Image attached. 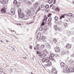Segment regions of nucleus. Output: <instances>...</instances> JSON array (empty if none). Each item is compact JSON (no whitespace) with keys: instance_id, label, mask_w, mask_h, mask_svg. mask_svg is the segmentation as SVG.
I'll return each instance as SVG.
<instances>
[{"instance_id":"obj_1","label":"nucleus","mask_w":74,"mask_h":74,"mask_svg":"<svg viewBox=\"0 0 74 74\" xmlns=\"http://www.w3.org/2000/svg\"><path fill=\"white\" fill-rule=\"evenodd\" d=\"M37 54H38V56L39 58H42L44 57L45 56V54L43 53H42L41 51H37Z\"/></svg>"},{"instance_id":"obj_2","label":"nucleus","mask_w":74,"mask_h":74,"mask_svg":"<svg viewBox=\"0 0 74 74\" xmlns=\"http://www.w3.org/2000/svg\"><path fill=\"white\" fill-rule=\"evenodd\" d=\"M15 12V8H12L9 11V14L10 15H14Z\"/></svg>"},{"instance_id":"obj_3","label":"nucleus","mask_w":74,"mask_h":74,"mask_svg":"<svg viewBox=\"0 0 74 74\" xmlns=\"http://www.w3.org/2000/svg\"><path fill=\"white\" fill-rule=\"evenodd\" d=\"M37 49H43L45 47V46L44 44L42 45L41 46L40 45H37L36 46Z\"/></svg>"},{"instance_id":"obj_4","label":"nucleus","mask_w":74,"mask_h":74,"mask_svg":"<svg viewBox=\"0 0 74 74\" xmlns=\"http://www.w3.org/2000/svg\"><path fill=\"white\" fill-rule=\"evenodd\" d=\"M52 63H51V62H49L45 63L44 64V65L45 66L49 67L50 66H52Z\"/></svg>"},{"instance_id":"obj_5","label":"nucleus","mask_w":74,"mask_h":74,"mask_svg":"<svg viewBox=\"0 0 74 74\" xmlns=\"http://www.w3.org/2000/svg\"><path fill=\"white\" fill-rule=\"evenodd\" d=\"M31 11H30V13L31 15H33L34 14V8H32L30 9Z\"/></svg>"},{"instance_id":"obj_6","label":"nucleus","mask_w":74,"mask_h":74,"mask_svg":"<svg viewBox=\"0 0 74 74\" xmlns=\"http://www.w3.org/2000/svg\"><path fill=\"white\" fill-rule=\"evenodd\" d=\"M54 49L56 52H60V48L58 47H56Z\"/></svg>"},{"instance_id":"obj_7","label":"nucleus","mask_w":74,"mask_h":74,"mask_svg":"<svg viewBox=\"0 0 74 74\" xmlns=\"http://www.w3.org/2000/svg\"><path fill=\"white\" fill-rule=\"evenodd\" d=\"M60 64L61 67L62 69H64V68H65V66H66V65L64 63V62H61L60 63Z\"/></svg>"},{"instance_id":"obj_8","label":"nucleus","mask_w":74,"mask_h":74,"mask_svg":"<svg viewBox=\"0 0 74 74\" xmlns=\"http://www.w3.org/2000/svg\"><path fill=\"white\" fill-rule=\"evenodd\" d=\"M22 1L26 3L28 5H30L32 4V2L29 1H26V0H22Z\"/></svg>"},{"instance_id":"obj_9","label":"nucleus","mask_w":74,"mask_h":74,"mask_svg":"<svg viewBox=\"0 0 74 74\" xmlns=\"http://www.w3.org/2000/svg\"><path fill=\"white\" fill-rule=\"evenodd\" d=\"M1 12L2 13H5L6 12V8H4L1 10Z\"/></svg>"},{"instance_id":"obj_10","label":"nucleus","mask_w":74,"mask_h":74,"mask_svg":"<svg viewBox=\"0 0 74 74\" xmlns=\"http://www.w3.org/2000/svg\"><path fill=\"white\" fill-rule=\"evenodd\" d=\"M38 3L37 2H36L35 3H34L33 7L34 8H37V7H38Z\"/></svg>"},{"instance_id":"obj_11","label":"nucleus","mask_w":74,"mask_h":74,"mask_svg":"<svg viewBox=\"0 0 74 74\" xmlns=\"http://www.w3.org/2000/svg\"><path fill=\"white\" fill-rule=\"evenodd\" d=\"M71 47V45L69 44H67L66 46V48L67 49H70Z\"/></svg>"},{"instance_id":"obj_12","label":"nucleus","mask_w":74,"mask_h":74,"mask_svg":"<svg viewBox=\"0 0 74 74\" xmlns=\"http://www.w3.org/2000/svg\"><path fill=\"white\" fill-rule=\"evenodd\" d=\"M52 71L53 74H56L57 73V71L55 69H52Z\"/></svg>"},{"instance_id":"obj_13","label":"nucleus","mask_w":74,"mask_h":74,"mask_svg":"<svg viewBox=\"0 0 74 74\" xmlns=\"http://www.w3.org/2000/svg\"><path fill=\"white\" fill-rule=\"evenodd\" d=\"M46 47L47 49H50V48H51V46L49 43H47L46 44Z\"/></svg>"},{"instance_id":"obj_14","label":"nucleus","mask_w":74,"mask_h":74,"mask_svg":"<svg viewBox=\"0 0 74 74\" xmlns=\"http://www.w3.org/2000/svg\"><path fill=\"white\" fill-rule=\"evenodd\" d=\"M47 19V18H46V21H45V18H44L43 20L42 21V26H43L44 25V24H45V23L47 22L46 21Z\"/></svg>"},{"instance_id":"obj_15","label":"nucleus","mask_w":74,"mask_h":74,"mask_svg":"<svg viewBox=\"0 0 74 74\" xmlns=\"http://www.w3.org/2000/svg\"><path fill=\"white\" fill-rule=\"evenodd\" d=\"M28 16L27 15H25L24 16L23 18V21H26V19H28Z\"/></svg>"},{"instance_id":"obj_16","label":"nucleus","mask_w":74,"mask_h":74,"mask_svg":"<svg viewBox=\"0 0 74 74\" xmlns=\"http://www.w3.org/2000/svg\"><path fill=\"white\" fill-rule=\"evenodd\" d=\"M18 14V16H19L20 18H23V16H24L23 14L21 13L20 14Z\"/></svg>"},{"instance_id":"obj_17","label":"nucleus","mask_w":74,"mask_h":74,"mask_svg":"<svg viewBox=\"0 0 74 74\" xmlns=\"http://www.w3.org/2000/svg\"><path fill=\"white\" fill-rule=\"evenodd\" d=\"M0 2L2 4H5V3H6V2L4 0H0Z\"/></svg>"},{"instance_id":"obj_18","label":"nucleus","mask_w":74,"mask_h":74,"mask_svg":"<svg viewBox=\"0 0 74 74\" xmlns=\"http://www.w3.org/2000/svg\"><path fill=\"white\" fill-rule=\"evenodd\" d=\"M46 63H48V62H49V60H50V59L49 58L47 57L46 59Z\"/></svg>"},{"instance_id":"obj_19","label":"nucleus","mask_w":74,"mask_h":74,"mask_svg":"<svg viewBox=\"0 0 74 74\" xmlns=\"http://www.w3.org/2000/svg\"><path fill=\"white\" fill-rule=\"evenodd\" d=\"M25 12H26V14H30V11H29V9H27L25 11Z\"/></svg>"},{"instance_id":"obj_20","label":"nucleus","mask_w":74,"mask_h":74,"mask_svg":"<svg viewBox=\"0 0 74 74\" xmlns=\"http://www.w3.org/2000/svg\"><path fill=\"white\" fill-rule=\"evenodd\" d=\"M54 28L55 30H58V26L56 25H54Z\"/></svg>"},{"instance_id":"obj_21","label":"nucleus","mask_w":74,"mask_h":74,"mask_svg":"<svg viewBox=\"0 0 74 74\" xmlns=\"http://www.w3.org/2000/svg\"><path fill=\"white\" fill-rule=\"evenodd\" d=\"M71 33V32L70 31H67L66 32V34L68 36H69L70 35V34Z\"/></svg>"},{"instance_id":"obj_22","label":"nucleus","mask_w":74,"mask_h":74,"mask_svg":"<svg viewBox=\"0 0 74 74\" xmlns=\"http://www.w3.org/2000/svg\"><path fill=\"white\" fill-rule=\"evenodd\" d=\"M13 4L15 5H16V4H18V3L17 2V1H16V0H15L14 1Z\"/></svg>"},{"instance_id":"obj_23","label":"nucleus","mask_w":74,"mask_h":74,"mask_svg":"<svg viewBox=\"0 0 74 74\" xmlns=\"http://www.w3.org/2000/svg\"><path fill=\"white\" fill-rule=\"evenodd\" d=\"M45 8L46 9H48L49 8V5H46L45 6Z\"/></svg>"},{"instance_id":"obj_24","label":"nucleus","mask_w":74,"mask_h":74,"mask_svg":"<svg viewBox=\"0 0 74 74\" xmlns=\"http://www.w3.org/2000/svg\"><path fill=\"white\" fill-rule=\"evenodd\" d=\"M73 15L72 13H69L67 14V16H71Z\"/></svg>"},{"instance_id":"obj_25","label":"nucleus","mask_w":74,"mask_h":74,"mask_svg":"<svg viewBox=\"0 0 74 74\" xmlns=\"http://www.w3.org/2000/svg\"><path fill=\"white\" fill-rule=\"evenodd\" d=\"M48 2L49 4H52L53 3V0H49Z\"/></svg>"},{"instance_id":"obj_26","label":"nucleus","mask_w":74,"mask_h":74,"mask_svg":"<svg viewBox=\"0 0 74 74\" xmlns=\"http://www.w3.org/2000/svg\"><path fill=\"white\" fill-rule=\"evenodd\" d=\"M45 36H43L41 38V40H42V41L44 40L45 39Z\"/></svg>"},{"instance_id":"obj_27","label":"nucleus","mask_w":74,"mask_h":74,"mask_svg":"<svg viewBox=\"0 0 74 74\" xmlns=\"http://www.w3.org/2000/svg\"><path fill=\"white\" fill-rule=\"evenodd\" d=\"M21 11H22V9H19L18 11V14L22 13H21Z\"/></svg>"},{"instance_id":"obj_28","label":"nucleus","mask_w":74,"mask_h":74,"mask_svg":"<svg viewBox=\"0 0 74 74\" xmlns=\"http://www.w3.org/2000/svg\"><path fill=\"white\" fill-rule=\"evenodd\" d=\"M53 42H54V43H55V44L56 43V42H57V40H56V39L55 38L53 39Z\"/></svg>"},{"instance_id":"obj_29","label":"nucleus","mask_w":74,"mask_h":74,"mask_svg":"<svg viewBox=\"0 0 74 74\" xmlns=\"http://www.w3.org/2000/svg\"><path fill=\"white\" fill-rule=\"evenodd\" d=\"M64 26H65V27H67L68 26L67 25V24L66 23H64Z\"/></svg>"},{"instance_id":"obj_30","label":"nucleus","mask_w":74,"mask_h":74,"mask_svg":"<svg viewBox=\"0 0 74 74\" xmlns=\"http://www.w3.org/2000/svg\"><path fill=\"white\" fill-rule=\"evenodd\" d=\"M58 19L59 18L57 16H56L54 18V20H55V21H58Z\"/></svg>"},{"instance_id":"obj_31","label":"nucleus","mask_w":74,"mask_h":74,"mask_svg":"<svg viewBox=\"0 0 74 74\" xmlns=\"http://www.w3.org/2000/svg\"><path fill=\"white\" fill-rule=\"evenodd\" d=\"M42 62H45L46 61V59L45 58H43L42 59Z\"/></svg>"},{"instance_id":"obj_32","label":"nucleus","mask_w":74,"mask_h":74,"mask_svg":"<svg viewBox=\"0 0 74 74\" xmlns=\"http://www.w3.org/2000/svg\"><path fill=\"white\" fill-rule=\"evenodd\" d=\"M47 23L48 24V26H50V25H51V21H48V20L47 21Z\"/></svg>"},{"instance_id":"obj_33","label":"nucleus","mask_w":74,"mask_h":74,"mask_svg":"<svg viewBox=\"0 0 74 74\" xmlns=\"http://www.w3.org/2000/svg\"><path fill=\"white\" fill-rule=\"evenodd\" d=\"M42 29H43V27L41 26L39 28V31H42Z\"/></svg>"},{"instance_id":"obj_34","label":"nucleus","mask_w":74,"mask_h":74,"mask_svg":"<svg viewBox=\"0 0 74 74\" xmlns=\"http://www.w3.org/2000/svg\"><path fill=\"white\" fill-rule=\"evenodd\" d=\"M2 38H5V34H2Z\"/></svg>"},{"instance_id":"obj_35","label":"nucleus","mask_w":74,"mask_h":74,"mask_svg":"<svg viewBox=\"0 0 74 74\" xmlns=\"http://www.w3.org/2000/svg\"><path fill=\"white\" fill-rule=\"evenodd\" d=\"M37 37H41V34H40V33H39L37 35Z\"/></svg>"},{"instance_id":"obj_36","label":"nucleus","mask_w":74,"mask_h":74,"mask_svg":"<svg viewBox=\"0 0 74 74\" xmlns=\"http://www.w3.org/2000/svg\"><path fill=\"white\" fill-rule=\"evenodd\" d=\"M64 15H62L60 17V19H62V18H64Z\"/></svg>"},{"instance_id":"obj_37","label":"nucleus","mask_w":74,"mask_h":74,"mask_svg":"<svg viewBox=\"0 0 74 74\" xmlns=\"http://www.w3.org/2000/svg\"><path fill=\"white\" fill-rule=\"evenodd\" d=\"M40 8H42V9H44V6L43 5H41L40 6Z\"/></svg>"},{"instance_id":"obj_38","label":"nucleus","mask_w":74,"mask_h":74,"mask_svg":"<svg viewBox=\"0 0 74 74\" xmlns=\"http://www.w3.org/2000/svg\"><path fill=\"white\" fill-rule=\"evenodd\" d=\"M50 56H51V57H53L54 56V54L53 53L51 54Z\"/></svg>"},{"instance_id":"obj_39","label":"nucleus","mask_w":74,"mask_h":74,"mask_svg":"<svg viewBox=\"0 0 74 74\" xmlns=\"http://www.w3.org/2000/svg\"><path fill=\"white\" fill-rule=\"evenodd\" d=\"M58 30L59 32H60V31H62V29L61 28H59Z\"/></svg>"},{"instance_id":"obj_40","label":"nucleus","mask_w":74,"mask_h":74,"mask_svg":"<svg viewBox=\"0 0 74 74\" xmlns=\"http://www.w3.org/2000/svg\"><path fill=\"white\" fill-rule=\"evenodd\" d=\"M10 49H11V50H15V48L12 47H11V48H10Z\"/></svg>"},{"instance_id":"obj_41","label":"nucleus","mask_w":74,"mask_h":74,"mask_svg":"<svg viewBox=\"0 0 74 74\" xmlns=\"http://www.w3.org/2000/svg\"><path fill=\"white\" fill-rule=\"evenodd\" d=\"M56 10H57V11H59L60 10L58 9V8H57L56 9H55Z\"/></svg>"},{"instance_id":"obj_42","label":"nucleus","mask_w":74,"mask_h":74,"mask_svg":"<svg viewBox=\"0 0 74 74\" xmlns=\"http://www.w3.org/2000/svg\"><path fill=\"white\" fill-rule=\"evenodd\" d=\"M48 21H50V22L51 21H52V18H49V19H48Z\"/></svg>"},{"instance_id":"obj_43","label":"nucleus","mask_w":74,"mask_h":74,"mask_svg":"<svg viewBox=\"0 0 74 74\" xmlns=\"http://www.w3.org/2000/svg\"><path fill=\"white\" fill-rule=\"evenodd\" d=\"M40 37L39 36H37V39L38 40H40Z\"/></svg>"},{"instance_id":"obj_44","label":"nucleus","mask_w":74,"mask_h":74,"mask_svg":"<svg viewBox=\"0 0 74 74\" xmlns=\"http://www.w3.org/2000/svg\"><path fill=\"white\" fill-rule=\"evenodd\" d=\"M30 48L31 49H32L33 47L32 46H29Z\"/></svg>"},{"instance_id":"obj_45","label":"nucleus","mask_w":74,"mask_h":74,"mask_svg":"<svg viewBox=\"0 0 74 74\" xmlns=\"http://www.w3.org/2000/svg\"><path fill=\"white\" fill-rule=\"evenodd\" d=\"M23 58L24 59H26V57L25 56H24V57H23Z\"/></svg>"},{"instance_id":"obj_46","label":"nucleus","mask_w":74,"mask_h":74,"mask_svg":"<svg viewBox=\"0 0 74 74\" xmlns=\"http://www.w3.org/2000/svg\"><path fill=\"white\" fill-rule=\"evenodd\" d=\"M16 5L17 7H19V5H18L17 4H16Z\"/></svg>"},{"instance_id":"obj_47","label":"nucleus","mask_w":74,"mask_h":74,"mask_svg":"<svg viewBox=\"0 0 74 74\" xmlns=\"http://www.w3.org/2000/svg\"><path fill=\"white\" fill-rule=\"evenodd\" d=\"M49 57V58L50 59V60H53L52 58L50 57V56Z\"/></svg>"},{"instance_id":"obj_48","label":"nucleus","mask_w":74,"mask_h":74,"mask_svg":"<svg viewBox=\"0 0 74 74\" xmlns=\"http://www.w3.org/2000/svg\"><path fill=\"white\" fill-rule=\"evenodd\" d=\"M48 15H49V16H51V15H52V14L50 13L48 14Z\"/></svg>"},{"instance_id":"obj_49","label":"nucleus","mask_w":74,"mask_h":74,"mask_svg":"<svg viewBox=\"0 0 74 74\" xmlns=\"http://www.w3.org/2000/svg\"><path fill=\"white\" fill-rule=\"evenodd\" d=\"M72 40H73V41H74V37L72 38Z\"/></svg>"},{"instance_id":"obj_50","label":"nucleus","mask_w":74,"mask_h":74,"mask_svg":"<svg viewBox=\"0 0 74 74\" xmlns=\"http://www.w3.org/2000/svg\"><path fill=\"white\" fill-rule=\"evenodd\" d=\"M0 70H1V71H2V73H3V72H4V71H3V70H2V69H1V68H0Z\"/></svg>"},{"instance_id":"obj_51","label":"nucleus","mask_w":74,"mask_h":74,"mask_svg":"<svg viewBox=\"0 0 74 74\" xmlns=\"http://www.w3.org/2000/svg\"><path fill=\"white\" fill-rule=\"evenodd\" d=\"M72 34H73V35H74V31H73L72 33Z\"/></svg>"},{"instance_id":"obj_52","label":"nucleus","mask_w":74,"mask_h":74,"mask_svg":"<svg viewBox=\"0 0 74 74\" xmlns=\"http://www.w3.org/2000/svg\"><path fill=\"white\" fill-rule=\"evenodd\" d=\"M43 52H47V50L45 49V50H43Z\"/></svg>"},{"instance_id":"obj_53","label":"nucleus","mask_w":74,"mask_h":74,"mask_svg":"<svg viewBox=\"0 0 74 74\" xmlns=\"http://www.w3.org/2000/svg\"><path fill=\"white\" fill-rule=\"evenodd\" d=\"M52 8H55V6H53V7H52Z\"/></svg>"},{"instance_id":"obj_54","label":"nucleus","mask_w":74,"mask_h":74,"mask_svg":"<svg viewBox=\"0 0 74 74\" xmlns=\"http://www.w3.org/2000/svg\"><path fill=\"white\" fill-rule=\"evenodd\" d=\"M9 71H10V72H11L12 71V70H11V69H10L9 70Z\"/></svg>"},{"instance_id":"obj_55","label":"nucleus","mask_w":74,"mask_h":74,"mask_svg":"<svg viewBox=\"0 0 74 74\" xmlns=\"http://www.w3.org/2000/svg\"><path fill=\"white\" fill-rule=\"evenodd\" d=\"M17 25H21V24H17Z\"/></svg>"},{"instance_id":"obj_56","label":"nucleus","mask_w":74,"mask_h":74,"mask_svg":"<svg viewBox=\"0 0 74 74\" xmlns=\"http://www.w3.org/2000/svg\"><path fill=\"white\" fill-rule=\"evenodd\" d=\"M56 0H54V3H56Z\"/></svg>"},{"instance_id":"obj_57","label":"nucleus","mask_w":74,"mask_h":74,"mask_svg":"<svg viewBox=\"0 0 74 74\" xmlns=\"http://www.w3.org/2000/svg\"><path fill=\"white\" fill-rule=\"evenodd\" d=\"M58 56V54H56V56Z\"/></svg>"},{"instance_id":"obj_58","label":"nucleus","mask_w":74,"mask_h":74,"mask_svg":"<svg viewBox=\"0 0 74 74\" xmlns=\"http://www.w3.org/2000/svg\"><path fill=\"white\" fill-rule=\"evenodd\" d=\"M1 42H3V41L2 40H1Z\"/></svg>"},{"instance_id":"obj_59","label":"nucleus","mask_w":74,"mask_h":74,"mask_svg":"<svg viewBox=\"0 0 74 74\" xmlns=\"http://www.w3.org/2000/svg\"><path fill=\"white\" fill-rule=\"evenodd\" d=\"M66 52H67L69 54V51H66Z\"/></svg>"},{"instance_id":"obj_60","label":"nucleus","mask_w":74,"mask_h":74,"mask_svg":"<svg viewBox=\"0 0 74 74\" xmlns=\"http://www.w3.org/2000/svg\"><path fill=\"white\" fill-rule=\"evenodd\" d=\"M34 49L35 50H36V47H34Z\"/></svg>"},{"instance_id":"obj_61","label":"nucleus","mask_w":74,"mask_h":74,"mask_svg":"<svg viewBox=\"0 0 74 74\" xmlns=\"http://www.w3.org/2000/svg\"><path fill=\"white\" fill-rule=\"evenodd\" d=\"M15 38H18L17 37H16V36H15Z\"/></svg>"},{"instance_id":"obj_62","label":"nucleus","mask_w":74,"mask_h":74,"mask_svg":"<svg viewBox=\"0 0 74 74\" xmlns=\"http://www.w3.org/2000/svg\"><path fill=\"white\" fill-rule=\"evenodd\" d=\"M52 5H53V4H52V5H50V7H52Z\"/></svg>"},{"instance_id":"obj_63","label":"nucleus","mask_w":74,"mask_h":74,"mask_svg":"<svg viewBox=\"0 0 74 74\" xmlns=\"http://www.w3.org/2000/svg\"><path fill=\"white\" fill-rule=\"evenodd\" d=\"M73 3L74 4V1H73Z\"/></svg>"},{"instance_id":"obj_64","label":"nucleus","mask_w":74,"mask_h":74,"mask_svg":"<svg viewBox=\"0 0 74 74\" xmlns=\"http://www.w3.org/2000/svg\"><path fill=\"white\" fill-rule=\"evenodd\" d=\"M64 53H62V55H64Z\"/></svg>"}]
</instances>
